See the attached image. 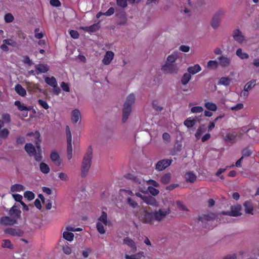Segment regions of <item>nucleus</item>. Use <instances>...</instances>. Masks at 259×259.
Returning <instances> with one entry per match:
<instances>
[{"label":"nucleus","instance_id":"60","mask_svg":"<svg viewBox=\"0 0 259 259\" xmlns=\"http://www.w3.org/2000/svg\"><path fill=\"white\" fill-rule=\"evenodd\" d=\"M38 104L45 109H48L49 108V106L47 102L44 100H42L41 99H39L38 100Z\"/></svg>","mask_w":259,"mask_h":259},{"label":"nucleus","instance_id":"37","mask_svg":"<svg viewBox=\"0 0 259 259\" xmlns=\"http://www.w3.org/2000/svg\"><path fill=\"white\" fill-rule=\"evenodd\" d=\"M196 120L194 118L190 117L187 118L184 122V125L188 128H191L193 127L196 123Z\"/></svg>","mask_w":259,"mask_h":259},{"label":"nucleus","instance_id":"25","mask_svg":"<svg viewBox=\"0 0 259 259\" xmlns=\"http://www.w3.org/2000/svg\"><path fill=\"white\" fill-rule=\"evenodd\" d=\"M5 233L13 236H21L23 232L19 229L8 228L5 230Z\"/></svg>","mask_w":259,"mask_h":259},{"label":"nucleus","instance_id":"40","mask_svg":"<svg viewBox=\"0 0 259 259\" xmlns=\"http://www.w3.org/2000/svg\"><path fill=\"white\" fill-rule=\"evenodd\" d=\"M132 109L128 108V107H123V113H122V120L123 122H125L128 118V116L131 112Z\"/></svg>","mask_w":259,"mask_h":259},{"label":"nucleus","instance_id":"26","mask_svg":"<svg viewBox=\"0 0 259 259\" xmlns=\"http://www.w3.org/2000/svg\"><path fill=\"white\" fill-rule=\"evenodd\" d=\"M72 230H68L67 229V226L65 228L64 231L63 232V238L71 242L73 241L74 238V234L72 233Z\"/></svg>","mask_w":259,"mask_h":259},{"label":"nucleus","instance_id":"3","mask_svg":"<svg viewBox=\"0 0 259 259\" xmlns=\"http://www.w3.org/2000/svg\"><path fill=\"white\" fill-rule=\"evenodd\" d=\"M36 145L37 150L32 144L30 143H27L25 145V149L29 156H34L36 160L40 161L42 158L40 145Z\"/></svg>","mask_w":259,"mask_h":259},{"label":"nucleus","instance_id":"20","mask_svg":"<svg viewBox=\"0 0 259 259\" xmlns=\"http://www.w3.org/2000/svg\"><path fill=\"white\" fill-rule=\"evenodd\" d=\"M81 114L80 111L77 109H75L71 112V120L72 123H76L81 119Z\"/></svg>","mask_w":259,"mask_h":259},{"label":"nucleus","instance_id":"63","mask_svg":"<svg viewBox=\"0 0 259 259\" xmlns=\"http://www.w3.org/2000/svg\"><path fill=\"white\" fill-rule=\"evenodd\" d=\"M4 43H6L9 47H15L16 46V42L12 39H5L3 40Z\"/></svg>","mask_w":259,"mask_h":259},{"label":"nucleus","instance_id":"7","mask_svg":"<svg viewBox=\"0 0 259 259\" xmlns=\"http://www.w3.org/2000/svg\"><path fill=\"white\" fill-rule=\"evenodd\" d=\"M161 71L165 74H177L179 71V67L176 63L165 62L161 67Z\"/></svg>","mask_w":259,"mask_h":259},{"label":"nucleus","instance_id":"23","mask_svg":"<svg viewBox=\"0 0 259 259\" xmlns=\"http://www.w3.org/2000/svg\"><path fill=\"white\" fill-rule=\"evenodd\" d=\"M35 68L36 71V74L44 73L48 72L49 70V66L48 65L44 63L37 64L35 66Z\"/></svg>","mask_w":259,"mask_h":259},{"label":"nucleus","instance_id":"31","mask_svg":"<svg viewBox=\"0 0 259 259\" xmlns=\"http://www.w3.org/2000/svg\"><path fill=\"white\" fill-rule=\"evenodd\" d=\"M185 178L187 182L193 183L197 178L196 175L192 171H188L185 175Z\"/></svg>","mask_w":259,"mask_h":259},{"label":"nucleus","instance_id":"51","mask_svg":"<svg viewBox=\"0 0 259 259\" xmlns=\"http://www.w3.org/2000/svg\"><path fill=\"white\" fill-rule=\"evenodd\" d=\"M231 82V79L228 77H223L219 80V84L224 85H228Z\"/></svg>","mask_w":259,"mask_h":259},{"label":"nucleus","instance_id":"38","mask_svg":"<svg viewBox=\"0 0 259 259\" xmlns=\"http://www.w3.org/2000/svg\"><path fill=\"white\" fill-rule=\"evenodd\" d=\"M45 82L52 87H55L57 85V82L56 78L54 76L46 77L45 78Z\"/></svg>","mask_w":259,"mask_h":259},{"label":"nucleus","instance_id":"54","mask_svg":"<svg viewBox=\"0 0 259 259\" xmlns=\"http://www.w3.org/2000/svg\"><path fill=\"white\" fill-rule=\"evenodd\" d=\"M244 105L242 103H239L236 105L230 107V109L233 111H238L243 109Z\"/></svg>","mask_w":259,"mask_h":259},{"label":"nucleus","instance_id":"58","mask_svg":"<svg viewBox=\"0 0 259 259\" xmlns=\"http://www.w3.org/2000/svg\"><path fill=\"white\" fill-rule=\"evenodd\" d=\"M252 153V151L248 148L244 149L242 151V156H249Z\"/></svg>","mask_w":259,"mask_h":259},{"label":"nucleus","instance_id":"64","mask_svg":"<svg viewBox=\"0 0 259 259\" xmlns=\"http://www.w3.org/2000/svg\"><path fill=\"white\" fill-rule=\"evenodd\" d=\"M237 255L235 253L228 254L223 257L222 259H236Z\"/></svg>","mask_w":259,"mask_h":259},{"label":"nucleus","instance_id":"30","mask_svg":"<svg viewBox=\"0 0 259 259\" xmlns=\"http://www.w3.org/2000/svg\"><path fill=\"white\" fill-rule=\"evenodd\" d=\"M243 206L246 213L249 214H253V207L251 202L245 201L243 203Z\"/></svg>","mask_w":259,"mask_h":259},{"label":"nucleus","instance_id":"56","mask_svg":"<svg viewBox=\"0 0 259 259\" xmlns=\"http://www.w3.org/2000/svg\"><path fill=\"white\" fill-rule=\"evenodd\" d=\"M63 251L66 254L69 255L71 253L72 249L69 246L68 244H65L63 246Z\"/></svg>","mask_w":259,"mask_h":259},{"label":"nucleus","instance_id":"33","mask_svg":"<svg viewBox=\"0 0 259 259\" xmlns=\"http://www.w3.org/2000/svg\"><path fill=\"white\" fill-rule=\"evenodd\" d=\"M15 91L17 94L22 97L26 95V90L20 84H17L15 85Z\"/></svg>","mask_w":259,"mask_h":259},{"label":"nucleus","instance_id":"34","mask_svg":"<svg viewBox=\"0 0 259 259\" xmlns=\"http://www.w3.org/2000/svg\"><path fill=\"white\" fill-rule=\"evenodd\" d=\"M179 57L178 53L176 52H172L166 58L165 62L169 63H175Z\"/></svg>","mask_w":259,"mask_h":259},{"label":"nucleus","instance_id":"39","mask_svg":"<svg viewBox=\"0 0 259 259\" xmlns=\"http://www.w3.org/2000/svg\"><path fill=\"white\" fill-rule=\"evenodd\" d=\"M221 22V18H217L216 17L213 16L210 25L213 29H217L220 26Z\"/></svg>","mask_w":259,"mask_h":259},{"label":"nucleus","instance_id":"9","mask_svg":"<svg viewBox=\"0 0 259 259\" xmlns=\"http://www.w3.org/2000/svg\"><path fill=\"white\" fill-rule=\"evenodd\" d=\"M66 133L67 142V157L70 160L72 157V137L71 132L68 126L66 127Z\"/></svg>","mask_w":259,"mask_h":259},{"label":"nucleus","instance_id":"46","mask_svg":"<svg viewBox=\"0 0 259 259\" xmlns=\"http://www.w3.org/2000/svg\"><path fill=\"white\" fill-rule=\"evenodd\" d=\"M40 171L45 174H47L50 171V168L48 164L44 162H41L39 165Z\"/></svg>","mask_w":259,"mask_h":259},{"label":"nucleus","instance_id":"44","mask_svg":"<svg viewBox=\"0 0 259 259\" xmlns=\"http://www.w3.org/2000/svg\"><path fill=\"white\" fill-rule=\"evenodd\" d=\"M57 176L60 180L64 182H68L69 180V175L65 172H59L57 174Z\"/></svg>","mask_w":259,"mask_h":259},{"label":"nucleus","instance_id":"6","mask_svg":"<svg viewBox=\"0 0 259 259\" xmlns=\"http://www.w3.org/2000/svg\"><path fill=\"white\" fill-rule=\"evenodd\" d=\"M119 193L121 196L126 198L127 204L130 207L133 208L138 207V204L137 202L132 198V196H134V193L131 190L121 189Z\"/></svg>","mask_w":259,"mask_h":259},{"label":"nucleus","instance_id":"41","mask_svg":"<svg viewBox=\"0 0 259 259\" xmlns=\"http://www.w3.org/2000/svg\"><path fill=\"white\" fill-rule=\"evenodd\" d=\"M38 197H39V199H36L35 200L34 205L36 208H37L39 209H40L41 208V202H42L43 203H45V200L44 197L41 194H39L38 195Z\"/></svg>","mask_w":259,"mask_h":259},{"label":"nucleus","instance_id":"19","mask_svg":"<svg viewBox=\"0 0 259 259\" xmlns=\"http://www.w3.org/2000/svg\"><path fill=\"white\" fill-rule=\"evenodd\" d=\"M123 243L127 245L130 248V252L134 253L137 250L135 242L130 238L126 237L123 239Z\"/></svg>","mask_w":259,"mask_h":259},{"label":"nucleus","instance_id":"55","mask_svg":"<svg viewBox=\"0 0 259 259\" xmlns=\"http://www.w3.org/2000/svg\"><path fill=\"white\" fill-rule=\"evenodd\" d=\"M2 121H4V125L5 123H8L10 121V116L9 114L5 113L2 115Z\"/></svg>","mask_w":259,"mask_h":259},{"label":"nucleus","instance_id":"14","mask_svg":"<svg viewBox=\"0 0 259 259\" xmlns=\"http://www.w3.org/2000/svg\"><path fill=\"white\" fill-rule=\"evenodd\" d=\"M171 163L170 159H163L158 161L156 165V169L161 171L168 167Z\"/></svg>","mask_w":259,"mask_h":259},{"label":"nucleus","instance_id":"16","mask_svg":"<svg viewBox=\"0 0 259 259\" xmlns=\"http://www.w3.org/2000/svg\"><path fill=\"white\" fill-rule=\"evenodd\" d=\"M14 105L17 107L18 109L20 111H24L23 113V116L24 117L27 116L28 111L30 110V108L26 106L24 104L21 103L19 101H16L14 102Z\"/></svg>","mask_w":259,"mask_h":259},{"label":"nucleus","instance_id":"4","mask_svg":"<svg viewBox=\"0 0 259 259\" xmlns=\"http://www.w3.org/2000/svg\"><path fill=\"white\" fill-rule=\"evenodd\" d=\"M171 212V210L168 206H165L159 208L158 210L153 211L154 221L161 222Z\"/></svg>","mask_w":259,"mask_h":259},{"label":"nucleus","instance_id":"10","mask_svg":"<svg viewBox=\"0 0 259 259\" xmlns=\"http://www.w3.org/2000/svg\"><path fill=\"white\" fill-rule=\"evenodd\" d=\"M153 211L149 212L146 210L141 211L140 219L146 223L152 224L154 221Z\"/></svg>","mask_w":259,"mask_h":259},{"label":"nucleus","instance_id":"43","mask_svg":"<svg viewBox=\"0 0 259 259\" xmlns=\"http://www.w3.org/2000/svg\"><path fill=\"white\" fill-rule=\"evenodd\" d=\"M204 125H201L198 127V128L195 134V137L197 140L200 139L201 136H202V134L204 133Z\"/></svg>","mask_w":259,"mask_h":259},{"label":"nucleus","instance_id":"49","mask_svg":"<svg viewBox=\"0 0 259 259\" xmlns=\"http://www.w3.org/2000/svg\"><path fill=\"white\" fill-rule=\"evenodd\" d=\"M2 246L3 248H7L9 249H13V245L11 241L9 239H5L2 241Z\"/></svg>","mask_w":259,"mask_h":259},{"label":"nucleus","instance_id":"45","mask_svg":"<svg viewBox=\"0 0 259 259\" xmlns=\"http://www.w3.org/2000/svg\"><path fill=\"white\" fill-rule=\"evenodd\" d=\"M219 63L215 60H210L207 63L206 67L209 69H215L218 67Z\"/></svg>","mask_w":259,"mask_h":259},{"label":"nucleus","instance_id":"57","mask_svg":"<svg viewBox=\"0 0 259 259\" xmlns=\"http://www.w3.org/2000/svg\"><path fill=\"white\" fill-rule=\"evenodd\" d=\"M60 86L64 91L66 92H70V87L68 83L65 82H62L60 84Z\"/></svg>","mask_w":259,"mask_h":259},{"label":"nucleus","instance_id":"12","mask_svg":"<svg viewBox=\"0 0 259 259\" xmlns=\"http://www.w3.org/2000/svg\"><path fill=\"white\" fill-rule=\"evenodd\" d=\"M135 195L137 197L141 198L144 202L148 204L155 205L156 204V201L155 198L151 196L143 195L139 192H136Z\"/></svg>","mask_w":259,"mask_h":259},{"label":"nucleus","instance_id":"22","mask_svg":"<svg viewBox=\"0 0 259 259\" xmlns=\"http://www.w3.org/2000/svg\"><path fill=\"white\" fill-rule=\"evenodd\" d=\"M238 136V133L236 132H231L227 133L223 136L224 140L229 142H234Z\"/></svg>","mask_w":259,"mask_h":259},{"label":"nucleus","instance_id":"11","mask_svg":"<svg viewBox=\"0 0 259 259\" xmlns=\"http://www.w3.org/2000/svg\"><path fill=\"white\" fill-rule=\"evenodd\" d=\"M21 210L18 204L15 203L10 209L9 213L10 216L17 220L20 218Z\"/></svg>","mask_w":259,"mask_h":259},{"label":"nucleus","instance_id":"42","mask_svg":"<svg viewBox=\"0 0 259 259\" xmlns=\"http://www.w3.org/2000/svg\"><path fill=\"white\" fill-rule=\"evenodd\" d=\"M191 74L189 73H185L183 74L181 78V82L183 85L187 84L191 79Z\"/></svg>","mask_w":259,"mask_h":259},{"label":"nucleus","instance_id":"62","mask_svg":"<svg viewBox=\"0 0 259 259\" xmlns=\"http://www.w3.org/2000/svg\"><path fill=\"white\" fill-rule=\"evenodd\" d=\"M91 251H92V250L91 248H85L84 249H83L82 250V255L84 257L87 258L89 256V255L91 253Z\"/></svg>","mask_w":259,"mask_h":259},{"label":"nucleus","instance_id":"15","mask_svg":"<svg viewBox=\"0 0 259 259\" xmlns=\"http://www.w3.org/2000/svg\"><path fill=\"white\" fill-rule=\"evenodd\" d=\"M50 158L54 164L56 166H59L62 164V160L59 153L55 151H53L51 152Z\"/></svg>","mask_w":259,"mask_h":259},{"label":"nucleus","instance_id":"24","mask_svg":"<svg viewBox=\"0 0 259 259\" xmlns=\"http://www.w3.org/2000/svg\"><path fill=\"white\" fill-rule=\"evenodd\" d=\"M16 222L15 219L9 217H3L0 219V223L4 225H13Z\"/></svg>","mask_w":259,"mask_h":259},{"label":"nucleus","instance_id":"1","mask_svg":"<svg viewBox=\"0 0 259 259\" xmlns=\"http://www.w3.org/2000/svg\"><path fill=\"white\" fill-rule=\"evenodd\" d=\"M111 226V222L108 218L107 214L102 211L96 222V229L100 234H104L106 232L107 227Z\"/></svg>","mask_w":259,"mask_h":259},{"label":"nucleus","instance_id":"59","mask_svg":"<svg viewBox=\"0 0 259 259\" xmlns=\"http://www.w3.org/2000/svg\"><path fill=\"white\" fill-rule=\"evenodd\" d=\"M12 196L15 201L20 202V204L21 203V202H23L22 201L23 199V197L22 195L18 194L13 193Z\"/></svg>","mask_w":259,"mask_h":259},{"label":"nucleus","instance_id":"50","mask_svg":"<svg viewBox=\"0 0 259 259\" xmlns=\"http://www.w3.org/2000/svg\"><path fill=\"white\" fill-rule=\"evenodd\" d=\"M82 29L88 32H93L98 29V25L97 24H94L89 27H82Z\"/></svg>","mask_w":259,"mask_h":259},{"label":"nucleus","instance_id":"2","mask_svg":"<svg viewBox=\"0 0 259 259\" xmlns=\"http://www.w3.org/2000/svg\"><path fill=\"white\" fill-rule=\"evenodd\" d=\"M92 159V150H89L84 155L81 166V176L82 177L87 176L91 167Z\"/></svg>","mask_w":259,"mask_h":259},{"label":"nucleus","instance_id":"48","mask_svg":"<svg viewBox=\"0 0 259 259\" xmlns=\"http://www.w3.org/2000/svg\"><path fill=\"white\" fill-rule=\"evenodd\" d=\"M170 179L171 174L170 173H167L162 176L160 181L162 184H167L169 182Z\"/></svg>","mask_w":259,"mask_h":259},{"label":"nucleus","instance_id":"35","mask_svg":"<svg viewBox=\"0 0 259 259\" xmlns=\"http://www.w3.org/2000/svg\"><path fill=\"white\" fill-rule=\"evenodd\" d=\"M144 256V252L140 251L134 254H128L125 253L124 255L125 259H141Z\"/></svg>","mask_w":259,"mask_h":259},{"label":"nucleus","instance_id":"36","mask_svg":"<svg viewBox=\"0 0 259 259\" xmlns=\"http://www.w3.org/2000/svg\"><path fill=\"white\" fill-rule=\"evenodd\" d=\"M204 107L207 109V110L214 112L216 111L218 109L217 105L210 101L206 102L204 103Z\"/></svg>","mask_w":259,"mask_h":259},{"label":"nucleus","instance_id":"13","mask_svg":"<svg viewBox=\"0 0 259 259\" xmlns=\"http://www.w3.org/2000/svg\"><path fill=\"white\" fill-rule=\"evenodd\" d=\"M114 57V53L111 51H108L105 53L103 58L102 59V62L105 65H109L112 61L113 60Z\"/></svg>","mask_w":259,"mask_h":259},{"label":"nucleus","instance_id":"29","mask_svg":"<svg viewBox=\"0 0 259 259\" xmlns=\"http://www.w3.org/2000/svg\"><path fill=\"white\" fill-rule=\"evenodd\" d=\"M135 100V95L133 94H130L127 97L123 107L132 109V105L134 103Z\"/></svg>","mask_w":259,"mask_h":259},{"label":"nucleus","instance_id":"61","mask_svg":"<svg viewBox=\"0 0 259 259\" xmlns=\"http://www.w3.org/2000/svg\"><path fill=\"white\" fill-rule=\"evenodd\" d=\"M148 190L150 193L154 196H156L159 193V191L152 187H148Z\"/></svg>","mask_w":259,"mask_h":259},{"label":"nucleus","instance_id":"27","mask_svg":"<svg viewBox=\"0 0 259 259\" xmlns=\"http://www.w3.org/2000/svg\"><path fill=\"white\" fill-rule=\"evenodd\" d=\"M201 70V67L198 64H195L193 66H190L187 68V71L190 73L191 75L200 72Z\"/></svg>","mask_w":259,"mask_h":259},{"label":"nucleus","instance_id":"47","mask_svg":"<svg viewBox=\"0 0 259 259\" xmlns=\"http://www.w3.org/2000/svg\"><path fill=\"white\" fill-rule=\"evenodd\" d=\"M256 84V80L252 79L247 82L244 85V88L248 91H250Z\"/></svg>","mask_w":259,"mask_h":259},{"label":"nucleus","instance_id":"32","mask_svg":"<svg viewBox=\"0 0 259 259\" xmlns=\"http://www.w3.org/2000/svg\"><path fill=\"white\" fill-rule=\"evenodd\" d=\"M25 190V187L21 184H16L12 185L10 189V192L15 193L16 192H21Z\"/></svg>","mask_w":259,"mask_h":259},{"label":"nucleus","instance_id":"5","mask_svg":"<svg viewBox=\"0 0 259 259\" xmlns=\"http://www.w3.org/2000/svg\"><path fill=\"white\" fill-rule=\"evenodd\" d=\"M146 183L147 184L153 185L154 187H158L159 184L154 180H150L147 181L144 180H139L136 179L134 181V185L136 186V188H134L133 191H136L137 189L140 190L142 193H145L147 191V189L143 186Z\"/></svg>","mask_w":259,"mask_h":259},{"label":"nucleus","instance_id":"52","mask_svg":"<svg viewBox=\"0 0 259 259\" xmlns=\"http://www.w3.org/2000/svg\"><path fill=\"white\" fill-rule=\"evenodd\" d=\"M203 111V108L201 106H193L191 108V112L192 113H200Z\"/></svg>","mask_w":259,"mask_h":259},{"label":"nucleus","instance_id":"28","mask_svg":"<svg viewBox=\"0 0 259 259\" xmlns=\"http://www.w3.org/2000/svg\"><path fill=\"white\" fill-rule=\"evenodd\" d=\"M236 55L241 60H247L249 57V54L244 52L241 48H238L236 51Z\"/></svg>","mask_w":259,"mask_h":259},{"label":"nucleus","instance_id":"17","mask_svg":"<svg viewBox=\"0 0 259 259\" xmlns=\"http://www.w3.org/2000/svg\"><path fill=\"white\" fill-rule=\"evenodd\" d=\"M26 137L28 140L33 141L36 145H39L40 134L38 132L35 131L27 134Z\"/></svg>","mask_w":259,"mask_h":259},{"label":"nucleus","instance_id":"8","mask_svg":"<svg viewBox=\"0 0 259 259\" xmlns=\"http://www.w3.org/2000/svg\"><path fill=\"white\" fill-rule=\"evenodd\" d=\"M222 214L235 217L240 216L242 214V206L239 204L235 205L231 207L230 211H223Z\"/></svg>","mask_w":259,"mask_h":259},{"label":"nucleus","instance_id":"21","mask_svg":"<svg viewBox=\"0 0 259 259\" xmlns=\"http://www.w3.org/2000/svg\"><path fill=\"white\" fill-rule=\"evenodd\" d=\"M219 63L223 67H227L231 63V58L226 56H221L218 57Z\"/></svg>","mask_w":259,"mask_h":259},{"label":"nucleus","instance_id":"53","mask_svg":"<svg viewBox=\"0 0 259 259\" xmlns=\"http://www.w3.org/2000/svg\"><path fill=\"white\" fill-rule=\"evenodd\" d=\"M24 197L30 201L33 200L34 198L35 195L32 192L27 191L24 192Z\"/></svg>","mask_w":259,"mask_h":259},{"label":"nucleus","instance_id":"18","mask_svg":"<svg viewBox=\"0 0 259 259\" xmlns=\"http://www.w3.org/2000/svg\"><path fill=\"white\" fill-rule=\"evenodd\" d=\"M233 37L236 41L240 44L243 43L245 41V37L242 32L238 29L233 31Z\"/></svg>","mask_w":259,"mask_h":259}]
</instances>
